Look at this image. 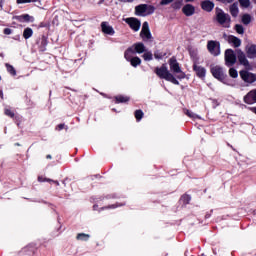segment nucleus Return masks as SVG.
I'll use <instances>...</instances> for the list:
<instances>
[{
  "label": "nucleus",
  "mask_w": 256,
  "mask_h": 256,
  "mask_svg": "<svg viewBox=\"0 0 256 256\" xmlns=\"http://www.w3.org/2000/svg\"><path fill=\"white\" fill-rule=\"evenodd\" d=\"M155 73L158 77H160V79H165V81H169L170 83H173V85H179L175 75H173L171 72H169V69H167V65L163 64L161 67L155 68Z\"/></svg>",
  "instance_id": "obj_1"
},
{
  "label": "nucleus",
  "mask_w": 256,
  "mask_h": 256,
  "mask_svg": "<svg viewBox=\"0 0 256 256\" xmlns=\"http://www.w3.org/2000/svg\"><path fill=\"white\" fill-rule=\"evenodd\" d=\"M216 21L222 27L229 29L231 27V16L229 14L224 13L222 9L216 8Z\"/></svg>",
  "instance_id": "obj_2"
},
{
  "label": "nucleus",
  "mask_w": 256,
  "mask_h": 256,
  "mask_svg": "<svg viewBox=\"0 0 256 256\" xmlns=\"http://www.w3.org/2000/svg\"><path fill=\"white\" fill-rule=\"evenodd\" d=\"M124 59L132 65V67H139L141 65V58L135 56V51H133V48H128L124 52Z\"/></svg>",
  "instance_id": "obj_3"
},
{
  "label": "nucleus",
  "mask_w": 256,
  "mask_h": 256,
  "mask_svg": "<svg viewBox=\"0 0 256 256\" xmlns=\"http://www.w3.org/2000/svg\"><path fill=\"white\" fill-rule=\"evenodd\" d=\"M169 66H170V71L173 72V75H175L177 79H185V74L183 70H181V66H179V62H177V59L170 58Z\"/></svg>",
  "instance_id": "obj_4"
},
{
  "label": "nucleus",
  "mask_w": 256,
  "mask_h": 256,
  "mask_svg": "<svg viewBox=\"0 0 256 256\" xmlns=\"http://www.w3.org/2000/svg\"><path fill=\"white\" fill-rule=\"evenodd\" d=\"M135 11L136 15H139L140 17H145L146 15H152V13H155V7L147 4H141L136 6Z\"/></svg>",
  "instance_id": "obj_5"
},
{
  "label": "nucleus",
  "mask_w": 256,
  "mask_h": 256,
  "mask_svg": "<svg viewBox=\"0 0 256 256\" xmlns=\"http://www.w3.org/2000/svg\"><path fill=\"white\" fill-rule=\"evenodd\" d=\"M211 73L213 77H215V79L221 81V83L227 84V82L225 81V77H227V75H225V71H223V68L221 66H212Z\"/></svg>",
  "instance_id": "obj_6"
},
{
  "label": "nucleus",
  "mask_w": 256,
  "mask_h": 256,
  "mask_svg": "<svg viewBox=\"0 0 256 256\" xmlns=\"http://www.w3.org/2000/svg\"><path fill=\"white\" fill-rule=\"evenodd\" d=\"M207 49L214 57L221 55V44L218 41H208Z\"/></svg>",
  "instance_id": "obj_7"
},
{
  "label": "nucleus",
  "mask_w": 256,
  "mask_h": 256,
  "mask_svg": "<svg viewBox=\"0 0 256 256\" xmlns=\"http://www.w3.org/2000/svg\"><path fill=\"white\" fill-rule=\"evenodd\" d=\"M237 63V56L235 55V51L231 49H227L225 51V64L227 67H233Z\"/></svg>",
  "instance_id": "obj_8"
},
{
  "label": "nucleus",
  "mask_w": 256,
  "mask_h": 256,
  "mask_svg": "<svg viewBox=\"0 0 256 256\" xmlns=\"http://www.w3.org/2000/svg\"><path fill=\"white\" fill-rule=\"evenodd\" d=\"M240 77L242 81H244V83H247L248 85H251L256 81V74L251 73L247 70L240 71Z\"/></svg>",
  "instance_id": "obj_9"
},
{
  "label": "nucleus",
  "mask_w": 256,
  "mask_h": 256,
  "mask_svg": "<svg viewBox=\"0 0 256 256\" xmlns=\"http://www.w3.org/2000/svg\"><path fill=\"white\" fill-rule=\"evenodd\" d=\"M125 23H127V25H129V27L132 29V31H139L141 29V21H139V19L137 18H126L125 19Z\"/></svg>",
  "instance_id": "obj_10"
},
{
  "label": "nucleus",
  "mask_w": 256,
  "mask_h": 256,
  "mask_svg": "<svg viewBox=\"0 0 256 256\" xmlns=\"http://www.w3.org/2000/svg\"><path fill=\"white\" fill-rule=\"evenodd\" d=\"M140 36L142 37V39L147 40L151 39V31L149 30V23L148 22H144L142 24V30L140 33Z\"/></svg>",
  "instance_id": "obj_11"
},
{
  "label": "nucleus",
  "mask_w": 256,
  "mask_h": 256,
  "mask_svg": "<svg viewBox=\"0 0 256 256\" xmlns=\"http://www.w3.org/2000/svg\"><path fill=\"white\" fill-rule=\"evenodd\" d=\"M101 30H102V33H104V35H110V36L115 35V29H113V26L108 24V22L101 23Z\"/></svg>",
  "instance_id": "obj_12"
},
{
  "label": "nucleus",
  "mask_w": 256,
  "mask_h": 256,
  "mask_svg": "<svg viewBox=\"0 0 256 256\" xmlns=\"http://www.w3.org/2000/svg\"><path fill=\"white\" fill-rule=\"evenodd\" d=\"M244 102L248 105H253V103H256V89L251 90L246 96H244Z\"/></svg>",
  "instance_id": "obj_13"
},
{
  "label": "nucleus",
  "mask_w": 256,
  "mask_h": 256,
  "mask_svg": "<svg viewBox=\"0 0 256 256\" xmlns=\"http://www.w3.org/2000/svg\"><path fill=\"white\" fill-rule=\"evenodd\" d=\"M182 13H184L186 17H193V15H195V6L192 4L184 5L182 8Z\"/></svg>",
  "instance_id": "obj_14"
},
{
  "label": "nucleus",
  "mask_w": 256,
  "mask_h": 256,
  "mask_svg": "<svg viewBox=\"0 0 256 256\" xmlns=\"http://www.w3.org/2000/svg\"><path fill=\"white\" fill-rule=\"evenodd\" d=\"M215 8V4L211 0H204L201 2V9L203 11H207V13H211Z\"/></svg>",
  "instance_id": "obj_15"
},
{
  "label": "nucleus",
  "mask_w": 256,
  "mask_h": 256,
  "mask_svg": "<svg viewBox=\"0 0 256 256\" xmlns=\"http://www.w3.org/2000/svg\"><path fill=\"white\" fill-rule=\"evenodd\" d=\"M237 58L240 65H244V67H249V60H247V56L241 50H237Z\"/></svg>",
  "instance_id": "obj_16"
},
{
  "label": "nucleus",
  "mask_w": 256,
  "mask_h": 256,
  "mask_svg": "<svg viewBox=\"0 0 256 256\" xmlns=\"http://www.w3.org/2000/svg\"><path fill=\"white\" fill-rule=\"evenodd\" d=\"M246 54L249 59H256V45L250 44L246 47Z\"/></svg>",
  "instance_id": "obj_17"
},
{
  "label": "nucleus",
  "mask_w": 256,
  "mask_h": 256,
  "mask_svg": "<svg viewBox=\"0 0 256 256\" xmlns=\"http://www.w3.org/2000/svg\"><path fill=\"white\" fill-rule=\"evenodd\" d=\"M16 21H19V23H33V17L29 14H23L20 16L15 17Z\"/></svg>",
  "instance_id": "obj_18"
},
{
  "label": "nucleus",
  "mask_w": 256,
  "mask_h": 256,
  "mask_svg": "<svg viewBox=\"0 0 256 256\" xmlns=\"http://www.w3.org/2000/svg\"><path fill=\"white\" fill-rule=\"evenodd\" d=\"M128 49H133V51H135V53H138V54L145 53V44L141 42L135 43Z\"/></svg>",
  "instance_id": "obj_19"
},
{
  "label": "nucleus",
  "mask_w": 256,
  "mask_h": 256,
  "mask_svg": "<svg viewBox=\"0 0 256 256\" xmlns=\"http://www.w3.org/2000/svg\"><path fill=\"white\" fill-rule=\"evenodd\" d=\"M194 71L200 79H203L207 73V70L204 67L198 65H194Z\"/></svg>",
  "instance_id": "obj_20"
},
{
  "label": "nucleus",
  "mask_w": 256,
  "mask_h": 256,
  "mask_svg": "<svg viewBox=\"0 0 256 256\" xmlns=\"http://www.w3.org/2000/svg\"><path fill=\"white\" fill-rule=\"evenodd\" d=\"M228 42L230 45H233L234 47H240L241 46V39L235 37V36H229Z\"/></svg>",
  "instance_id": "obj_21"
},
{
  "label": "nucleus",
  "mask_w": 256,
  "mask_h": 256,
  "mask_svg": "<svg viewBox=\"0 0 256 256\" xmlns=\"http://www.w3.org/2000/svg\"><path fill=\"white\" fill-rule=\"evenodd\" d=\"M230 13L232 17H237V15H239V7L237 4L234 3L230 6Z\"/></svg>",
  "instance_id": "obj_22"
},
{
  "label": "nucleus",
  "mask_w": 256,
  "mask_h": 256,
  "mask_svg": "<svg viewBox=\"0 0 256 256\" xmlns=\"http://www.w3.org/2000/svg\"><path fill=\"white\" fill-rule=\"evenodd\" d=\"M23 37L24 39H31V37H33V29L31 28L24 29Z\"/></svg>",
  "instance_id": "obj_23"
},
{
  "label": "nucleus",
  "mask_w": 256,
  "mask_h": 256,
  "mask_svg": "<svg viewBox=\"0 0 256 256\" xmlns=\"http://www.w3.org/2000/svg\"><path fill=\"white\" fill-rule=\"evenodd\" d=\"M91 236L89 234H85V233H79L77 236H76V239L78 241H89V238Z\"/></svg>",
  "instance_id": "obj_24"
},
{
  "label": "nucleus",
  "mask_w": 256,
  "mask_h": 256,
  "mask_svg": "<svg viewBox=\"0 0 256 256\" xmlns=\"http://www.w3.org/2000/svg\"><path fill=\"white\" fill-rule=\"evenodd\" d=\"M181 7H183V0H174L172 9H181Z\"/></svg>",
  "instance_id": "obj_25"
},
{
  "label": "nucleus",
  "mask_w": 256,
  "mask_h": 256,
  "mask_svg": "<svg viewBox=\"0 0 256 256\" xmlns=\"http://www.w3.org/2000/svg\"><path fill=\"white\" fill-rule=\"evenodd\" d=\"M142 57L144 61H153V53L149 51H145Z\"/></svg>",
  "instance_id": "obj_26"
},
{
  "label": "nucleus",
  "mask_w": 256,
  "mask_h": 256,
  "mask_svg": "<svg viewBox=\"0 0 256 256\" xmlns=\"http://www.w3.org/2000/svg\"><path fill=\"white\" fill-rule=\"evenodd\" d=\"M242 23H243L244 25H249V23H251V15H249V14H244V15L242 16Z\"/></svg>",
  "instance_id": "obj_27"
},
{
  "label": "nucleus",
  "mask_w": 256,
  "mask_h": 256,
  "mask_svg": "<svg viewBox=\"0 0 256 256\" xmlns=\"http://www.w3.org/2000/svg\"><path fill=\"white\" fill-rule=\"evenodd\" d=\"M180 201L183 205H188L189 201H191V196L185 194L181 197Z\"/></svg>",
  "instance_id": "obj_28"
},
{
  "label": "nucleus",
  "mask_w": 256,
  "mask_h": 256,
  "mask_svg": "<svg viewBox=\"0 0 256 256\" xmlns=\"http://www.w3.org/2000/svg\"><path fill=\"white\" fill-rule=\"evenodd\" d=\"M129 101V97L127 96H117L116 103H127Z\"/></svg>",
  "instance_id": "obj_29"
},
{
  "label": "nucleus",
  "mask_w": 256,
  "mask_h": 256,
  "mask_svg": "<svg viewBox=\"0 0 256 256\" xmlns=\"http://www.w3.org/2000/svg\"><path fill=\"white\" fill-rule=\"evenodd\" d=\"M185 115H187L188 117H190V119H201V117H199L197 114L189 111V110H186L185 111Z\"/></svg>",
  "instance_id": "obj_30"
},
{
  "label": "nucleus",
  "mask_w": 256,
  "mask_h": 256,
  "mask_svg": "<svg viewBox=\"0 0 256 256\" xmlns=\"http://www.w3.org/2000/svg\"><path fill=\"white\" fill-rule=\"evenodd\" d=\"M229 75L233 79H237V77H239V73L235 70V68H230L229 69Z\"/></svg>",
  "instance_id": "obj_31"
},
{
  "label": "nucleus",
  "mask_w": 256,
  "mask_h": 256,
  "mask_svg": "<svg viewBox=\"0 0 256 256\" xmlns=\"http://www.w3.org/2000/svg\"><path fill=\"white\" fill-rule=\"evenodd\" d=\"M239 3L241 5V7H243L244 9H247V7H249L251 5L250 0H239Z\"/></svg>",
  "instance_id": "obj_32"
},
{
  "label": "nucleus",
  "mask_w": 256,
  "mask_h": 256,
  "mask_svg": "<svg viewBox=\"0 0 256 256\" xmlns=\"http://www.w3.org/2000/svg\"><path fill=\"white\" fill-rule=\"evenodd\" d=\"M38 0H16L18 5H23L25 3H37Z\"/></svg>",
  "instance_id": "obj_33"
},
{
  "label": "nucleus",
  "mask_w": 256,
  "mask_h": 256,
  "mask_svg": "<svg viewBox=\"0 0 256 256\" xmlns=\"http://www.w3.org/2000/svg\"><path fill=\"white\" fill-rule=\"evenodd\" d=\"M6 68L8 73H10L11 75H17V72L15 71V68L9 64H6Z\"/></svg>",
  "instance_id": "obj_34"
},
{
  "label": "nucleus",
  "mask_w": 256,
  "mask_h": 256,
  "mask_svg": "<svg viewBox=\"0 0 256 256\" xmlns=\"http://www.w3.org/2000/svg\"><path fill=\"white\" fill-rule=\"evenodd\" d=\"M235 30H236L237 33H239V35H243V33H245V30H244L243 27H242L241 25H239V24H237V25L235 26Z\"/></svg>",
  "instance_id": "obj_35"
},
{
  "label": "nucleus",
  "mask_w": 256,
  "mask_h": 256,
  "mask_svg": "<svg viewBox=\"0 0 256 256\" xmlns=\"http://www.w3.org/2000/svg\"><path fill=\"white\" fill-rule=\"evenodd\" d=\"M135 118L137 119V121H139L140 119H143V111L136 110L135 111Z\"/></svg>",
  "instance_id": "obj_36"
},
{
  "label": "nucleus",
  "mask_w": 256,
  "mask_h": 256,
  "mask_svg": "<svg viewBox=\"0 0 256 256\" xmlns=\"http://www.w3.org/2000/svg\"><path fill=\"white\" fill-rule=\"evenodd\" d=\"M5 115H7L8 117H11V118L15 117V113H13V111H11V109H9V108L5 109Z\"/></svg>",
  "instance_id": "obj_37"
},
{
  "label": "nucleus",
  "mask_w": 256,
  "mask_h": 256,
  "mask_svg": "<svg viewBox=\"0 0 256 256\" xmlns=\"http://www.w3.org/2000/svg\"><path fill=\"white\" fill-rule=\"evenodd\" d=\"M164 55H165V53H160V52H155L154 53L155 59H163Z\"/></svg>",
  "instance_id": "obj_38"
},
{
  "label": "nucleus",
  "mask_w": 256,
  "mask_h": 256,
  "mask_svg": "<svg viewBox=\"0 0 256 256\" xmlns=\"http://www.w3.org/2000/svg\"><path fill=\"white\" fill-rule=\"evenodd\" d=\"M38 181H39V183H45V181L51 182L52 180L51 179H47V178H45L43 176H39L38 177Z\"/></svg>",
  "instance_id": "obj_39"
},
{
  "label": "nucleus",
  "mask_w": 256,
  "mask_h": 256,
  "mask_svg": "<svg viewBox=\"0 0 256 256\" xmlns=\"http://www.w3.org/2000/svg\"><path fill=\"white\" fill-rule=\"evenodd\" d=\"M175 0H161L160 5H169Z\"/></svg>",
  "instance_id": "obj_40"
},
{
  "label": "nucleus",
  "mask_w": 256,
  "mask_h": 256,
  "mask_svg": "<svg viewBox=\"0 0 256 256\" xmlns=\"http://www.w3.org/2000/svg\"><path fill=\"white\" fill-rule=\"evenodd\" d=\"M12 30L10 28H5L4 29V35H11Z\"/></svg>",
  "instance_id": "obj_41"
},
{
  "label": "nucleus",
  "mask_w": 256,
  "mask_h": 256,
  "mask_svg": "<svg viewBox=\"0 0 256 256\" xmlns=\"http://www.w3.org/2000/svg\"><path fill=\"white\" fill-rule=\"evenodd\" d=\"M64 128H65V124H59L56 129L58 131H61V129H64Z\"/></svg>",
  "instance_id": "obj_42"
},
{
  "label": "nucleus",
  "mask_w": 256,
  "mask_h": 256,
  "mask_svg": "<svg viewBox=\"0 0 256 256\" xmlns=\"http://www.w3.org/2000/svg\"><path fill=\"white\" fill-rule=\"evenodd\" d=\"M235 0H223V3H233Z\"/></svg>",
  "instance_id": "obj_43"
},
{
  "label": "nucleus",
  "mask_w": 256,
  "mask_h": 256,
  "mask_svg": "<svg viewBox=\"0 0 256 256\" xmlns=\"http://www.w3.org/2000/svg\"><path fill=\"white\" fill-rule=\"evenodd\" d=\"M50 183H54V185H59V181L51 180Z\"/></svg>",
  "instance_id": "obj_44"
},
{
  "label": "nucleus",
  "mask_w": 256,
  "mask_h": 256,
  "mask_svg": "<svg viewBox=\"0 0 256 256\" xmlns=\"http://www.w3.org/2000/svg\"><path fill=\"white\" fill-rule=\"evenodd\" d=\"M186 1V3H193V1H195V0H185Z\"/></svg>",
  "instance_id": "obj_45"
},
{
  "label": "nucleus",
  "mask_w": 256,
  "mask_h": 256,
  "mask_svg": "<svg viewBox=\"0 0 256 256\" xmlns=\"http://www.w3.org/2000/svg\"><path fill=\"white\" fill-rule=\"evenodd\" d=\"M0 97L3 99V91L0 90Z\"/></svg>",
  "instance_id": "obj_46"
},
{
  "label": "nucleus",
  "mask_w": 256,
  "mask_h": 256,
  "mask_svg": "<svg viewBox=\"0 0 256 256\" xmlns=\"http://www.w3.org/2000/svg\"><path fill=\"white\" fill-rule=\"evenodd\" d=\"M110 208H111V209H117V206L112 205V206H110Z\"/></svg>",
  "instance_id": "obj_47"
},
{
  "label": "nucleus",
  "mask_w": 256,
  "mask_h": 256,
  "mask_svg": "<svg viewBox=\"0 0 256 256\" xmlns=\"http://www.w3.org/2000/svg\"><path fill=\"white\" fill-rule=\"evenodd\" d=\"M121 1H124V2H131V1H133V0H121Z\"/></svg>",
  "instance_id": "obj_48"
},
{
  "label": "nucleus",
  "mask_w": 256,
  "mask_h": 256,
  "mask_svg": "<svg viewBox=\"0 0 256 256\" xmlns=\"http://www.w3.org/2000/svg\"><path fill=\"white\" fill-rule=\"evenodd\" d=\"M47 159H51V155H47Z\"/></svg>",
  "instance_id": "obj_49"
},
{
  "label": "nucleus",
  "mask_w": 256,
  "mask_h": 256,
  "mask_svg": "<svg viewBox=\"0 0 256 256\" xmlns=\"http://www.w3.org/2000/svg\"><path fill=\"white\" fill-rule=\"evenodd\" d=\"M218 1H221L223 3V0H218Z\"/></svg>",
  "instance_id": "obj_50"
}]
</instances>
